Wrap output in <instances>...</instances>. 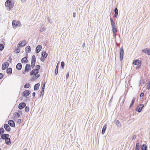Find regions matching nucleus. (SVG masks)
<instances>
[{
	"mask_svg": "<svg viewBox=\"0 0 150 150\" xmlns=\"http://www.w3.org/2000/svg\"><path fill=\"white\" fill-rule=\"evenodd\" d=\"M65 64L64 62L62 61L61 62V66L62 69H64V67Z\"/></svg>",
	"mask_w": 150,
	"mask_h": 150,
	"instance_id": "nucleus-39",
	"label": "nucleus"
},
{
	"mask_svg": "<svg viewBox=\"0 0 150 150\" xmlns=\"http://www.w3.org/2000/svg\"><path fill=\"white\" fill-rule=\"evenodd\" d=\"M30 74L31 75L33 76L36 75L37 74L35 73V72L33 70L30 71Z\"/></svg>",
	"mask_w": 150,
	"mask_h": 150,
	"instance_id": "nucleus-34",
	"label": "nucleus"
},
{
	"mask_svg": "<svg viewBox=\"0 0 150 150\" xmlns=\"http://www.w3.org/2000/svg\"><path fill=\"white\" fill-rule=\"evenodd\" d=\"M4 48V46L3 44L0 43V51H2Z\"/></svg>",
	"mask_w": 150,
	"mask_h": 150,
	"instance_id": "nucleus-35",
	"label": "nucleus"
},
{
	"mask_svg": "<svg viewBox=\"0 0 150 150\" xmlns=\"http://www.w3.org/2000/svg\"><path fill=\"white\" fill-rule=\"evenodd\" d=\"M37 75H36V76H37V77L38 78H39L40 76V75L39 74H36Z\"/></svg>",
	"mask_w": 150,
	"mask_h": 150,
	"instance_id": "nucleus-63",
	"label": "nucleus"
},
{
	"mask_svg": "<svg viewBox=\"0 0 150 150\" xmlns=\"http://www.w3.org/2000/svg\"><path fill=\"white\" fill-rule=\"evenodd\" d=\"M16 68L18 70H21L22 67V65L20 63H18L16 66Z\"/></svg>",
	"mask_w": 150,
	"mask_h": 150,
	"instance_id": "nucleus-19",
	"label": "nucleus"
},
{
	"mask_svg": "<svg viewBox=\"0 0 150 150\" xmlns=\"http://www.w3.org/2000/svg\"><path fill=\"white\" fill-rule=\"evenodd\" d=\"M26 104L24 102H22L20 103L18 105V108L20 110H22L25 107Z\"/></svg>",
	"mask_w": 150,
	"mask_h": 150,
	"instance_id": "nucleus-8",
	"label": "nucleus"
},
{
	"mask_svg": "<svg viewBox=\"0 0 150 150\" xmlns=\"http://www.w3.org/2000/svg\"><path fill=\"white\" fill-rule=\"evenodd\" d=\"M113 38L115 39L116 38V33H113Z\"/></svg>",
	"mask_w": 150,
	"mask_h": 150,
	"instance_id": "nucleus-54",
	"label": "nucleus"
},
{
	"mask_svg": "<svg viewBox=\"0 0 150 150\" xmlns=\"http://www.w3.org/2000/svg\"><path fill=\"white\" fill-rule=\"evenodd\" d=\"M45 84H46V82H44L43 83V84L42 88V91H43V89L45 90Z\"/></svg>",
	"mask_w": 150,
	"mask_h": 150,
	"instance_id": "nucleus-44",
	"label": "nucleus"
},
{
	"mask_svg": "<svg viewBox=\"0 0 150 150\" xmlns=\"http://www.w3.org/2000/svg\"><path fill=\"white\" fill-rule=\"evenodd\" d=\"M44 90H43V91H42H42H41V94L40 96V97L41 96H43L44 95Z\"/></svg>",
	"mask_w": 150,
	"mask_h": 150,
	"instance_id": "nucleus-48",
	"label": "nucleus"
},
{
	"mask_svg": "<svg viewBox=\"0 0 150 150\" xmlns=\"http://www.w3.org/2000/svg\"><path fill=\"white\" fill-rule=\"evenodd\" d=\"M9 66V64L8 62H6L3 63L2 65L1 68L3 70H5Z\"/></svg>",
	"mask_w": 150,
	"mask_h": 150,
	"instance_id": "nucleus-6",
	"label": "nucleus"
},
{
	"mask_svg": "<svg viewBox=\"0 0 150 150\" xmlns=\"http://www.w3.org/2000/svg\"><path fill=\"white\" fill-rule=\"evenodd\" d=\"M58 72V65H57L54 71V74L55 75H57Z\"/></svg>",
	"mask_w": 150,
	"mask_h": 150,
	"instance_id": "nucleus-32",
	"label": "nucleus"
},
{
	"mask_svg": "<svg viewBox=\"0 0 150 150\" xmlns=\"http://www.w3.org/2000/svg\"><path fill=\"white\" fill-rule=\"evenodd\" d=\"M141 150H147V146L146 144H143L141 146Z\"/></svg>",
	"mask_w": 150,
	"mask_h": 150,
	"instance_id": "nucleus-28",
	"label": "nucleus"
},
{
	"mask_svg": "<svg viewBox=\"0 0 150 150\" xmlns=\"http://www.w3.org/2000/svg\"><path fill=\"white\" fill-rule=\"evenodd\" d=\"M141 61L139 59H135L133 60L132 64L134 65H141Z\"/></svg>",
	"mask_w": 150,
	"mask_h": 150,
	"instance_id": "nucleus-9",
	"label": "nucleus"
},
{
	"mask_svg": "<svg viewBox=\"0 0 150 150\" xmlns=\"http://www.w3.org/2000/svg\"><path fill=\"white\" fill-rule=\"evenodd\" d=\"M4 127L7 132H9L11 131V128L8 124H4Z\"/></svg>",
	"mask_w": 150,
	"mask_h": 150,
	"instance_id": "nucleus-11",
	"label": "nucleus"
},
{
	"mask_svg": "<svg viewBox=\"0 0 150 150\" xmlns=\"http://www.w3.org/2000/svg\"><path fill=\"white\" fill-rule=\"evenodd\" d=\"M12 24L13 28L14 29H16L18 27L20 26L21 25L20 23L18 21L16 22L15 21H13Z\"/></svg>",
	"mask_w": 150,
	"mask_h": 150,
	"instance_id": "nucleus-3",
	"label": "nucleus"
},
{
	"mask_svg": "<svg viewBox=\"0 0 150 150\" xmlns=\"http://www.w3.org/2000/svg\"><path fill=\"white\" fill-rule=\"evenodd\" d=\"M140 144L139 143H137L136 144L135 148V150H139Z\"/></svg>",
	"mask_w": 150,
	"mask_h": 150,
	"instance_id": "nucleus-29",
	"label": "nucleus"
},
{
	"mask_svg": "<svg viewBox=\"0 0 150 150\" xmlns=\"http://www.w3.org/2000/svg\"><path fill=\"white\" fill-rule=\"evenodd\" d=\"M26 43L27 41L26 40H22L20 41L18 44L17 46L20 47H22L26 45Z\"/></svg>",
	"mask_w": 150,
	"mask_h": 150,
	"instance_id": "nucleus-2",
	"label": "nucleus"
},
{
	"mask_svg": "<svg viewBox=\"0 0 150 150\" xmlns=\"http://www.w3.org/2000/svg\"><path fill=\"white\" fill-rule=\"evenodd\" d=\"M9 59H10V60H8V61L9 62H10V63H11V61H12V59L10 57L9 58Z\"/></svg>",
	"mask_w": 150,
	"mask_h": 150,
	"instance_id": "nucleus-60",
	"label": "nucleus"
},
{
	"mask_svg": "<svg viewBox=\"0 0 150 150\" xmlns=\"http://www.w3.org/2000/svg\"><path fill=\"white\" fill-rule=\"evenodd\" d=\"M4 77V74L2 73H0V79H2Z\"/></svg>",
	"mask_w": 150,
	"mask_h": 150,
	"instance_id": "nucleus-46",
	"label": "nucleus"
},
{
	"mask_svg": "<svg viewBox=\"0 0 150 150\" xmlns=\"http://www.w3.org/2000/svg\"><path fill=\"white\" fill-rule=\"evenodd\" d=\"M21 122V119H19L18 120L17 122L18 124H19Z\"/></svg>",
	"mask_w": 150,
	"mask_h": 150,
	"instance_id": "nucleus-47",
	"label": "nucleus"
},
{
	"mask_svg": "<svg viewBox=\"0 0 150 150\" xmlns=\"http://www.w3.org/2000/svg\"><path fill=\"white\" fill-rule=\"evenodd\" d=\"M31 49L30 46L28 45L26 46L25 48V51L26 53L30 52L31 51Z\"/></svg>",
	"mask_w": 150,
	"mask_h": 150,
	"instance_id": "nucleus-20",
	"label": "nucleus"
},
{
	"mask_svg": "<svg viewBox=\"0 0 150 150\" xmlns=\"http://www.w3.org/2000/svg\"><path fill=\"white\" fill-rule=\"evenodd\" d=\"M142 52H144L145 54L147 53V54L148 55H150V51L149 49L146 48L144 50H142Z\"/></svg>",
	"mask_w": 150,
	"mask_h": 150,
	"instance_id": "nucleus-17",
	"label": "nucleus"
},
{
	"mask_svg": "<svg viewBox=\"0 0 150 150\" xmlns=\"http://www.w3.org/2000/svg\"><path fill=\"white\" fill-rule=\"evenodd\" d=\"M76 13L75 12H74L73 13V16L74 17H74H75V16H76Z\"/></svg>",
	"mask_w": 150,
	"mask_h": 150,
	"instance_id": "nucleus-61",
	"label": "nucleus"
},
{
	"mask_svg": "<svg viewBox=\"0 0 150 150\" xmlns=\"http://www.w3.org/2000/svg\"><path fill=\"white\" fill-rule=\"evenodd\" d=\"M30 84L29 83H26L24 86V87L25 88H28L30 87Z\"/></svg>",
	"mask_w": 150,
	"mask_h": 150,
	"instance_id": "nucleus-33",
	"label": "nucleus"
},
{
	"mask_svg": "<svg viewBox=\"0 0 150 150\" xmlns=\"http://www.w3.org/2000/svg\"><path fill=\"white\" fill-rule=\"evenodd\" d=\"M16 52V53H18L20 52V49L18 48H17L15 50Z\"/></svg>",
	"mask_w": 150,
	"mask_h": 150,
	"instance_id": "nucleus-41",
	"label": "nucleus"
},
{
	"mask_svg": "<svg viewBox=\"0 0 150 150\" xmlns=\"http://www.w3.org/2000/svg\"><path fill=\"white\" fill-rule=\"evenodd\" d=\"M8 125L11 127H15V123L13 120H10L8 121Z\"/></svg>",
	"mask_w": 150,
	"mask_h": 150,
	"instance_id": "nucleus-10",
	"label": "nucleus"
},
{
	"mask_svg": "<svg viewBox=\"0 0 150 150\" xmlns=\"http://www.w3.org/2000/svg\"><path fill=\"white\" fill-rule=\"evenodd\" d=\"M21 2H23L25 1V0H21Z\"/></svg>",
	"mask_w": 150,
	"mask_h": 150,
	"instance_id": "nucleus-64",
	"label": "nucleus"
},
{
	"mask_svg": "<svg viewBox=\"0 0 150 150\" xmlns=\"http://www.w3.org/2000/svg\"><path fill=\"white\" fill-rule=\"evenodd\" d=\"M120 60L121 61L123 59V57L124 55V51L123 48V47H122L120 49Z\"/></svg>",
	"mask_w": 150,
	"mask_h": 150,
	"instance_id": "nucleus-4",
	"label": "nucleus"
},
{
	"mask_svg": "<svg viewBox=\"0 0 150 150\" xmlns=\"http://www.w3.org/2000/svg\"><path fill=\"white\" fill-rule=\"evenodd\" d=\"M26 72H27V71H25V70L24 71H22V73L23 74H25Z\"/></svg>",
	"mask_w": 150,
	"mask_h": 150,
	"instance_id": "nucleus-58",
	"label": "nucleus"
},
{
	"mask_svg": "<svg viewBox=\"0 0 150 150\" xmlns=\"http://www.w3.org/2000/svg\"><path fill=\"white\" fill-rule=\"evenodd\" d=\"M37 78H38L37 77L36 75H35V76H34L33 77V79H36Z\"/></svg>",
	"mask_w": 150,
	"mask_h": 150,
	"instance_id": "nucleus-55",
	"label": "nucleus"
},
{
	"mask_svg": "<svg viewBox=\"0 0 150 150\" xmlns=\"http://www.w3.org/2000/svg\"><path fill=\"white\" fill-rule=\"evenodd\" d=\"M144 95V94L143 92L141 93L140 95V99H141V98H143Z\"/></svg>",
	"mask_w": 150,
	"mask_h": 150,
	"instance_id": "nucleus-42",
	"label": "nucleus"
},
{
	"mask_svg": "<svg viewBox=\"0 0 150 150\" xmlns=\"http://www.w3.org/2000/svg\"><path fill=\"white\" fill-rule=\"evenodd\" d=\"M48 54L45 52H42L41 55L42 58H46Z\"/></svg>",
	"mask_w": 150,
	"mask_h": 150,
	"instance_id": "nucleus-16",
	"label": "nucleus"
},
{
	"mask_svg": "<svg viewBox=\"0 0 150 150\" xmlns=\"http://www.w3.org/2000/svg\"><path fill=\"white\" fill-rule=\"evenodd\" d=\"M35 67L36 69H37L39 70L40 68V66L39 65H37Z\"/></svg>",
	"mask_w": 150,
	"mask_h": 150,
	"instance_id": "nucleus-45",
	"label": "nucleus"
},
{
	"mask_svg": "<svg viewBox=\"0 0 150 150\" xmlns=\"http://www.w3.org/2000/svg\"><path fill=\"white\" fill-rule=\"evenodd\" d=\"M42 47L40 45H38L36 48L35 53L36 54L38 53L42 49Z\"/></svg>",
	"mask_w": 150,
	"mask_h": 150,
	"instance_id": "nucleus-15",
	"label": "nucleus"
},
{
	"mask_svg": "<svg viewBox=\"0 0 150 150\" xmlns=\"http://www.w3.org/2000/svg\"><path fill=\"white\" fill-rule=\"evenodd\" d=\"M5 143L7 145H9L11 144V142L10 138H8L5 140Z\"/></svg>",
	"mask_w": 150,
	"mask_h": 150,
	"instance_id": "nucleus-21",
	"label": "nucleus"
},
{
	"mask_svg": "<svg viewBox=\"0 0 150 150\" xmlns=\"http://www.w3.org/2000/svg\"><path fill=\"white\" fill-rule=\"evenodd\" d=\"M135 99L134 98H134H133L132 99V101H131V102L133 103H134V101H135Z\"/></svg>",
	"mask_w": 150,
	"mask_h": 150,
	"instance_id": "nucleus-56",
	"label": "nucleus"
},
{
	"mask_svg": "<svg viewBox=\"0 0 150 150\" xmlns=\"http://www.w3.org/2000/svg\"><path fill=\"white\" fill-rule=\"evenodd\" d=\"M25 111L26 112H29V107L28 106H25Z\"/></svg>",
	"mask_w": 150,
	"mask_h": 150,
	"instance_id": "nucleus-38",
	"label": "nucleus"
},
{
	"mask_svg": "<svg viewBox=\"0 0 150 150\" xmlns=\"http://www.w3.org/2000/svg\"><path fill=\"white\" fill-rule=\"evenodd\" d=\"M35 66V65L31 64V68L32 67L33 69L34 68Z\"/></svg>",
	"mask_w": 150,
	"mask_h": 150,
	"instance_id": "nucleus-62",
	"label": "nucleus"
},
{
	"mask_svg": "<svg viewBox=\"0 0 150 150\" xmlns=\"http://www.w3.org/2000/svg\"><path fill=\"white\" fill-rule=\"evenodd\" d=\"M13 116L14 117L16 118L19 117L20 116V115L17 112H15L14 113Z\"/></svg>",
	"mask_w": 150,
	"mask_h": 150,
	"instance_id": "nucleus-30",
	"label": "nucleus"
},
{
	"mask_svg": "<svg viewBox=\"0 0 150 150\" xmlns=\"http://www.w3.org/2000/svg\"><path fill=\"white\" fill-rule=\"evenodd\" d=\"M141 65H137V66L136 67V69H138L139 68L141 67Z\"/></svg>",
	"mask_w": 150,
	"mask_h": 150,
	"instance_id": "nucleus-53",
	"label": "nucleus"
},
{
	"mask_svg": "<svg viewBox=\"0 0 150 150\" xmlns=\"http://www.w3.org/2000/svg\"><path fill=\"white\" fill-rule=\"evenodd\" d=\"M134 103H133L131 102L130 105L129 106V108L130 109L131 108L133 105H134Z\"/></svg>",
	"mask_w": 150,
	"mask_h": 150,
	"instance_id": "nucleus-50",
	"label": "nucleus"
},
{
	"mask_svg": "<svg viewBox=\"0 0 150 150\" xmlns=\"http://www.w3.org/2000/svg\"><path fill=\"white\" fill-rule=\"evenodd\" d=\"M5 130L3 127H1L0 128V135L3 134Z\"/></svg>",
	"mask_w": 150,
	"mask_h": 150,
	"instance_id": "nucleus-31",
	"label": "nucleus"
},
{
	"mask_svg": "<svg viewBox=\"0 0 150 150\" xmlns=\"http://www.w3.org/2000/svg\"><path fill=\"white\" fill-rule=\"evenodd\" d=\"M45 58H41V59H40V60L42 62H43L44 61V60H45Z\"/></svg>",
	"mask_w": 150,
	"mask_h": 150,
	"instance_id": "nucleus-59",
	"label": "nucleus"
},
{
	"mask_svg": "<svg viewBox=\"0 0 150 150\" xmlns=\"http://www.w3.org/2000/svg\"><path fill=\"white\" fill-rule=\"evenodd\" d=\"M12 69L11 67L8 68L6 70V73L8 74H10L12 73Z\"/></svg>",
	"mask_w": 150,
	"mask_h": 150,
	"instance_id": "nucleus-23",
	"label": "nucleus"
},
{
	"mask_svg": "<svg viewBox=\"0 0 150 150\" xmlns=\"http://www.w3.org/2000/svg\"><path fill=\"white\" fill-rule=\"evenodd\" d=\"M35 92H33V93H32V95H33V96L34 97L35 96Z\"/></svg>",
	"mask_w": 150,
	"mask_h": 150,
	"instance_id": "nucleus-57",
	"label": "nucleus"
},
{
	"mask_svg": "<svg viewBox=\"0 0 150 150\" xmlns=\"http://www.w3.org/2000/svg\"><path fill=\"white\" fill-rule=\"evenodd\" d=\"M144 107V105L142 104H141L137 106L136 109V111H137L138 112H140L142 110V108Z\"/></svg>",
	"mask_w": 150,
	"mask_h": 150,
	"instance_id": "nucleus-5",
	"label": "nucleus"
},
{
	"mask_svg": "<svg viewBox=\"0 0 150 150\" xmlns=\"http://www.w3.org/2000/svg\"><path fill=\"white\" fill-rule=\"evenodd\" d=\"M40 86L39 83H37L35 84L34 86V89L35 91H37L38 90Z\"/></svg>",
	"mask_w": 150,
	"mask_h": 150,
	"instance_id": "nucleus-22",
	"label": "nucleus"
},
{
	"mask_svg": "<svg viewBox=\"0 0 150 150\" xmlns=\"http://www.w3.org/2000/svg\"><path fill=\"white\" fill-rule=\"evenodd\" d=\"M36 62V57L35 55H33L32 57V60L31 62V64L35 65Z\"/></svg>",
	"mask_w": 150,
	"mask_h": 150,
	"instance_id": "nucleus-14",
	"label": "nucleus"
},
{
	"mask_svg": "<svg viewBox=\"0 0 150 150\" xmlns=\"http://www.w3.org/2000/svg\"><path fill=\"white\" fill-rule=\"evenodd\" d=\"M25 71L28 72L30 71L31 70V65L29 64H27L25 67Z\"/></svg>",
	"mask_w": 150,
	"mask_h": 150,
	"instance_id": "nucleus-12",
	"label": "nucleus"
},
{
	"mask_svg": "<svg viewBox=\"0 0 150 150\" xmlns=\"http://www.w3.org/2000/svg\"><path fill=\"white\" fill-rule=\"evenodd\" d=\"M17 112L20 115V116L21 115H22V113L21 111H20V110L18 111V112Z\"/></svg>",
	"mask_w": 150,
	"mask_h": 150,
	"instance_id": "nucleus-51",
	"label": "nucleus"
},
{
	"mask_svg": "<svg viewBox=\"0 0 150 150\" xmlns=\"http://www.w3.org/2000/svg\"><path fill=\"white\" fill-rule=\"evenodd\" d=\"M107 128V125H105L102 128L101 133L103 134H104L105 132L106 129Z\"/></svg>",
	"mask_w": 150,
	"mask_h": 150,
	"instance_id": "nucleus-25",
	"label": "nucleus"
},
{
	"mask_svg": "<svg viewBox=\"0 0 150 150\" xmlns=\"http://www.w3.org/2000/svg\"><path fill=\"white\" fill-rule=\"evenodd\" d=\"M14 2L13 0H7L5 3L6 7H8L9 10L13 8Z\"/></svg>",
	"mask_w": 150,
	"mask_h": 150,
	"instance_id": "nucleus-1",
	"label": "nucleus"
},
{
	"mask_svg": "<svg viewBox=\"0 0 150 150\" xmlns=\"http://www.w3.org/2000/svg\"><path fill=\"white\" fill-rule=\"evenodd\" d=\"M147 88L148 91L150 89V82L149 81L147 83Z\"/></svg>",
	"mask_w": 150,
	"mask_h": 150,
	"instance_id": "nucleus-37",
	"label": "nucleus"
},
{
	"mask_svg": "<svg viewBox=\"0 0 150 150\" xmlns=\"http://www.w3.org/2000/svg\"><path fill=\"white\" fill-rule=\"evenodd\" d=\"M46 29L45 28L42 26L40 29V32H43Z\"/></svg>",
	"mask_w": 150,
	"mask_h": 150,
	"instance_id": "nucleus-36",
	"label": "nucleus"
},
{
	"mask_svg": "<svg viewBox=\"0 0 150 150\" xmlns=\"http://www.w3.org/2000/svg\"><path fill=\"white\" fill-rule=\"evenodd\" d=\"M30 91L28 90H26L24 91L22 95L24 97H27L29 96L30 93Z\"/></svg>",
	"mask_w": 150,
	"mask_h": 150,
	"instance_id": "nucleus-7",
	"label": "nucleus"
},
{
	"mask_svg": "<svg viewBox=\"0 0 150 150\" xmlns=\"http://www.w3.org/2000/svg\"><path fill=\"white\" fill-rule=\"evenodd\" d=\"M115 125H117V127H121V125L120 121L118 120H115Z\"/></svg>",
	"mask_w": 150,
	"mask_h": 150,
	"instance_id": "nucleus-27",
	"label": "nucleus"
},
{
	"mask_svg": "<svg viewBox=\"0 0 150 150\" xmlns=\"http://www.w3.org/2000/svg\"><path fill=\"white\" fill-rule=\"evenodd\" d=\"M136 135H133L132 137V140L135 139H136Z\"/></svg>",
	"mask_w": 150,
	"mask_h": 150,
	"instance_id": "nucleus-49",
	"label": "nucleus"
},
{
	"mask_svg": "<svg viewBox=\"0 0 150 150\" xmlns=\"http://www.w3.org/2000/svg\"><path fill=\"white\" fill-rule=\"evenodd\" d=\"M9 134H2L1 135V138L3 140H6L7 138H8Z\"/></svg>",
	"mask_w": 150,
	"mask_h": 150,
	"instance_id": "nucleus-13",
	"label": "nucleus"
},
{
	"mask_svg": "<svg viewBox=\"0 0 150 150\" xmlns=\"http://www.w3.org/2000/svg\"><path fill=\"white\" fill-rule=\"evenodd\" d=\"M115 14L114 16L115 18H117L118 14V10L117 7L115 8L114 9Z\"/></svg>",
	"mask_w": 150,
	"mask_h": 150,
	"instance_id": "nucleus-24",
	"label": "nucleus"
},
{
	"mask_svg": "<svg viewBox=\"0 0 150 150\" xmlns=\"http://www.w3.org/2000/svg\"><path fill=\"white\" fill-rule=\"evenodd\" d=\"M112 31L113 33H116L117 32V30L116 28H112Z\"/></svg>",
	"mask_w": 150,
	"mask_h": 150,
	"instance_id": "nucleus-40",
	"label": "nucleus"
},
{
	"mask_svg": "<svg viewBox=\"0 0 150 150\" xmlns=\"http://www.w3.org/2000/svg\"><path fill=\"white\" fill-rule=\"evenodd\" d=\"M110 21L112 28H116L115 23H114L112 18L111 17L110 18Z\"/></svg>",
	"mask_w": 150,
	"mask_h": 150,
	"instance_id": "nucleus-18",
	"label": "nucleus"
},
{
	"mask_svg": "<svg viewBox=\"0 0 150 150\" xmlns=\"http://www.w3.org/2000/svg\"><path fill=\"white\" fill-rule=\"evenodd\" d=\"M33 70L35 72V73H36V74H38L39 73V70L38 69L36 68L34 69H33Z\"/></svg>",
	"mask_w": 150,
	"mask_h": 150,
	"instance_id": "nucleus-43",
	"label": "nucleus"
},
{
	"mask_svg": "<svg viewBox=\"0 0 150 150\" xmlns=\"http://www.w3.org/2000/svg\"><path fill=\"white\" fill-rule=\"evenodd\" d=\"M69 72H68V73H67L66 75V78L67 79L68 78V77H69Z\"/></svg>",
	"mask_w": 150,
	"mask_h": 150,
	"instance_id": "nucleus-52",
	"label": "nucleus"
},
{
	"mask_svg": "<svg viewBox=\"0 0 150 150\" xmlns=\"http://www.w3.org/2000/svg\"><path fill=\"white\" fill-rule=\"evenodd\" d=\"M28 62V60L27 57H25L23 58L21 60V62L22 63H27Z\"/></svg>",
	"mask_w": 150,
	"mask_h": 150,
	"instance_id": "nucleus-26",
	"label": "nucleus"
}]
</instances>
